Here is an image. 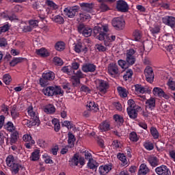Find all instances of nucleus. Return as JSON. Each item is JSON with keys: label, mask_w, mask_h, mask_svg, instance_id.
<instances>
[{"label": "nucleus", "mask_w": 175, "mask_h": 175, "mask_svg": "<svg viewBox=\"0 0 175 175\" xmlns=\"http://www.w3.org/2000/svg\"><path fill=\"white\" fill-rule=\"evenodd\" d=\"M133 39H134V40H135V42H139V40H140V39H142V33H140V31L139 30H135L133 33Z\"/></svg>", "instance_id": "obj_54"}, {"label": "nucleus", "mask_w": 175, "mask_h": 175, "mask_svg": "<svg viewBox=\"0 0 175 175\" xmlns=\"http://www.w3.org/2000/svg\"><path fill=\"white\" fill-rule=\"evenodd\" d=\"M167 85L168 87V90L171 91H175V81L172 78H170L167 81Z\"/></svg>", "instance_id": "obj_42"}, {"label": "nucleus", "mask_w": 175, "mask_h": 175, "mask_svg": "<svg viewBox=\"0 0 175 175\" xmlns=\"http://www.w3.org/2000/svg\"><path fill=\"white\" fill-rule=\"evenodd\" d=\"M150 31L153 36L157 35L161 32V27L159 26H154V27H150Z\"/></svg>", "instance_id": "obj_58"}, {"label": "nucleus", "mask_w": 175, "mask_h": 175, "mask_svg": "<svg viewBox=\"0 0 175 175\" xmlns=\"http://www.w3.org/2000/svg\"><path fill=\"white\" fill-rule=\"evenodd\" d=\"M55 49L57 51H64L65 49V42L59 41L55 44Z\"/></svg>", "instance_id": "obj_38"}, {"label": "nucleus", "mask_w": 175, "mask_h": 175, "mask_svg": "<svg viewBox=\"0 0 175 175\" xmlns=\"http://www.w3.org/2000/svg\"><path fill=\"white\" fill-rule=\"evenodd\" d=\"M116 9L118 12H121L122 13H126L129 10V5L128 3L124 0H119L116 3Z\"/></svg>", "instance_id": "obj_6"}, {"label": "nucleus", "mask_w": 175, "mask_h": 175, "mask_svg": "<svg viewBox=\"0 0 175 175\" xmlns=\"http://www.w3.org/2000/svg\"><path fill=\"white\" fill-rule=\"evenodd\" d=\"M145 105L146 109H148L149 110H154L156 105L155 99L152 97L150 98L149 99L146 100Z\"/></svg>", "instance_id": "obj_17"}, {"label": "nucleus", "mask_w": 175, "mask_h": 175, "mask_svg": "<svg viewBox=\"0 0 175 175\" xmlns=\"http://www.w3.org/2000/svg\"><path fill=\"white\" fill-rule=\"evenodd\" d=\"M72 83L74 87H79V85H80V79L79 78L72 76Z\"/></svg>", "instance_id": "obj_61"}, {"label": "nucleus", "mask_w": 175, "mask_h": 175, "mask_svg": "<svg viewBox=\"0 0 175 175\" xmlns=\"http://www.w3.org/2000/svg\"><path fill=\"white\" fill-rule=\"evenodd\" d=\"M52 124L54 125L55 132H59L61 130V124H59V120L57 118H54L52 120Z\"/></svg>", "instance_id": "obj_37"}, {"label": "nucleus", "mask_w": 175, "mask_h": 175, "mask_svg": "<svg viewBox=\"0 0 175 175\" xmlns=\"http://www.w3.org/2000/svg\"><path fill=\"white\" fill-rule=\"evenodd\" d=\"M135 91L137 94H145V92H147V88L140 84H136L135 85Z\"/></svg>", "instance_id": "obj_32"}, {"label": "nucleus", "mask_w": 175, "mask_h": 175, "mask_svg": "<svg viewBox=\"0 0 175 175\" xmlns=\"http://www.w3.org/2000/svg\"><path fill=\"white\" fill-rule=\"evenodd\" d=\"M5 128L7 129V131H9V132H13V131H16V127L12 122H8V123L5 125Z\"/></svg>", "instance_id": "obj_53"}, {"label": "nucleus", "mask_w": 175, "mask_h": 175, "mask_svg": "<svg viewBox=\"0 0 175 175\" xmlns=\"http://www.w3.org/2000/svg\"><path fill=\"white\" fill-rule=\"evenodd\" d=\"M53 64H55V65L57 66H62L64 65V61H62V59L58 57H55L53 58Z\"/></svg>", "instance_id": "obj_57"}, {"label": "nucleus", "mask_w": 175, "mask_h": 175, "mask_svg": "<svg viewBox=\"0 0 175 175\" xmlns=\"http://www.w3.org/2000/svg\"><path fill=\"white\" fill-rule=\"evenodd\" d=\"M38 17L40 18V20H42V21H43L47 17V14L46 12H44V10H40L38 12Z\"/></svg>", "instance_id": "obj_59"}, {"label": "nucleus", "mask_w": 175, "mask_h": 175, "mask_svg": "<svg viewBox=\"0 0 175 175\" xmlns=\"http://www.w3.org/2000/svg\"><path fill=\"white\" fill-rule=\"evenodd\" d=\"M118 64L119 65V66H120V68H122V69H128V68H129V66L126 62V60L125 61L122 59H119L118 61Z\"/></svg>", "instance_id": "obj_52"}, {"label": "nucleus", "mask_w": 175, "mask_h": 175, "mask_svg": "<svg viewBox=\"0 0 175 175\" xmlns=\"http://www.w3.org/2000/svg\"><path fill=\"white\" fill-rule=\"evenodd\" d=\"M129 139L131 142H133L134 143L139 142V137H137V134L135 131H133L129 134Z\"/></svg>", "instance_id": "obj_49"}, {"label": "nucleus", "mask_w": 175, "mask_h": 175, "mask_svg": "<svg viewBox=\"0 0 175 175\" xmlns=\"http://www.w3.org/2000/svg\"><path fill=\"white\" fill-rule=\"evenodd\" d=\"M144 75L146 77V80L148 83H154V79L155 77V75L154 74V70L150 66H146L144 70Z\"/></svg>", "instance_id": "obj_5"}, {"label": "nucleus", "mask_w": 175, "mask_h": 175, "mask_svg": "<svg viewBox=\"0 0 175 175\" xmlns=\"http://www.w3.org/2000/svg\"><path fill=\"white\" fill-rule=\"evenodd\" d=\"M10 167V170L13 175L18 174L20 172V169H24L22 165L18 163H16L13 165H11Z\"/></svg>", "instance_id": "obj_13"}, {"label": "nucleus", "mask_w": 175, "mask_h": 175, "mask_svg": "<svg viewBox=\"0 0 175 175\" xmlns=\"http://www.w3.org/2000/svg\"><path fill=\"white\" fill-rule=\"evenodd\" d=\"M117 158H118L119 161L122 162V166H126L129 165V161L126 159V156H125L124 153H118L117 154Z\"/></svg>", "instance_id": "obj_23"}, {"label": "nucleus", "mask_w": 175, "mask_h": 175, "mask_svg": "<svg viewBox=\"0 0 175 175\" xmlns=\"http://www.w3.org/2000/svg\"><path fill=\"white\" fill-rule=\"evenodd\" d=\"M78 32L82 33L85 38H89V36L92 35V29L90 27H85L84 25L81 24L78 26Z\"/></svg>", "instance_id": "obj_7"}, {"label": "nucleus", "mask_w": 175, "mask_h": 175, "mask_svg": "<svg viewBox=\"0 0 175 175\" xmlns=\"http://www.w3.org/2000/svg\"><path fill=\"white\" fill-rule=\"evenodd\" d=\"M11 116L12 120H17V118L20 117V113L17 110V107L16 105H13L11 109Z\"/></svg>", "instance_id": "obj_28"}, {"label": "nucleus", "mask_w": 175, "mask_h": 175, "mask_svg": "<svg viewBox=\"0 0 175 175\" xmlns=\"http://www.w3.org/2000/svg\"><path fill=\"white\" fill-rule=\"evenodd\" d=\"M163 92V90L160 88H154L152 90V93L154 96H159V98H161L162 96Z\"/></svg>", "instance_id": "obj_40"}, {"label": "nucleus", "mask_w": 175, "mask_h": 175, "mask_svg": "<svg viewBox=\"0 0 175 175\" xmlns=\"http://www.w3.org/2000/svg\"><path fill=\"white\" fill-rule=\"evenodd\" d=\"M45 3L48 6V8H50L53 10H57V9H58V5L51 0H46Z\"/></svg>", "instance_id": "obj_43"}, {"label": "nucleus", "mask_w": 175, "mask_h": 175, "mask_svg": "<svg viewBox=\"0 0 175 175\" xmlns=\"http://www.w3.org/2000/svg\"><path fill=\"white\" fill-rule=\"evenodd\" d=\"M62 125V126H66L68 129H72V128H73V124L72 122H69L68 120L64 121Z\"/></svg>", "instance_id": "obj_62"}, {"label": "nucleus", "mask_w": 175, "mask_h": 175, "mask_svg": "<svg viewBox=\"0 0 175 175\" xmlns=\"http://www.w3.org/2000/svg\"><path fill=\"white\" fill-rule=\"evenodd\" d=\"M75 53H87L88 51V48L85 45H83L81 42L77 44L75 46Z\"/></svg>", "instance_id": "obj_14"}, {"label": "nucleus", "mask_w": 175, "mask_h": 175, "mask_svg": "<svg viewBox=\"0 0 175 175\" xmlns=\"http://www.w3.org/2000/svg\"><path fill=\"white\" fill-rule=\"evenodd\" d=\"M81 70L84 73H94L96 70V66L91 63H85L83 64Z\"/></svg>", "instance_id": "obj_11"}, {"label": "nucleus", "mask_w": 175, "mask_h": 175, "mask_svg": "<svg viewBox=\"0 0 175 175\" xmlns=\"http://www.w3.org/2000/svg\"><path fill=\"white\" fill-rule=\"evenodd\" d=\"M42 77L48 81H51L55 79V74L53 71H44L42 74Z\"/></svg>", "instance_id": "obj_16"}, {"label": "nucleus", "mask_w": 175, "mask_h": 175, "mask_svg": "<svg viewBox=\"0 0 175 175\" xmlns=\"http://www.w3.org/2000/svg\"><path fill=\"white\" fill-rule=\"evenodd\" d=\"M81 8L85 11L90 12L94 8V4L92 3H80Z\"/></svg>", "instance_id": "obj_24"}, {"label": "nucleus", "mask_w": 175, "mask_h": 175, "mask_svg": "<svg viewBox=\"0 0 175 175\" xmlns=\"http://www.w3.org/2000/svg\"><path fill=\"white\" fill-rule=\"evenodd\" d=\"M117 90L120 98H126V96H128V93L126 92V88L121 86H118L117 88Z\"/></svg>", "instance_id": "obj_36"}, {"label": "nucleus", "mask_w": 175, "mask_h": 175, "mask_svg": "<svg viewBox=\"0 0 175 175\" xmlns=\"http://www.w3.org/2000/svg\"><path fill=\"white\" fill-rule=\"evenodd\" d=\"M6 165L8 167L14 165L15 163H17L16 159L13 154H9L5 159Z\"/></svg>", "instance_id": "obj_21"}, {"label": "nucleus", "mask_w": 175, "mask_h": 175, "mask_svg": "<svg viewBox=\"0 0 175 175\" xmlns=\"http://www.w3.org/2000/svg\"><path fill=\"white\" fill-rule=\"evenodd\" d=\"M112 26L117 31H122L125 28V21L121 17H115L111 21Z\"/></svg>", "instance_id": "obj_2"}, {"label": "nucleus", "mask_w": 175, "mask_h": 175, "mask_svg": "<svg viewBox=\"0 0 175 175\" xmlns=\"http://www.w3.org/2000/svg\"><path fill=\"white\" fill-rule=\"evenodd\" d=\"M52 21L54 23H56L57 24H64L65 23V19H64V17L61 15H56L54 16L53 14L52 16H50Z\"/></svg>", "instance_id": "obj_19"}, {"label": "nucleus", "mask_w": 175, "mask_h": 175, "mask_svg": "<svg viewBox=\"0 0 175 175\" xmlns=\"http://www.w3.org/2000/svg\"><path fill=\"white\" fill-rule=\"evenodd\" d=\"M106 33L101 31L98 36H96V39H98V40H100L101 42L105 40L106 42Z\"/></svg>", "instance_id": "obj_60"}, {"label": "nucleus", "mask_w": 175, "mask_h": 175, "mask_svg": "<svg viewBox=\"0 0 175 175\" xmlns=\"http://www.w3.org/2000/svg\"><path fill=\"white\" fill-rule=\"evenodd\" d=\"M95 49L101 53L106 51V47L102 44H96L95 45Z\"/></svg>", "instance_id": "obj_63"}, {"label": "nucleus", "mask_w": 175, "mask_h": 175, "mask_svg": "<svg viewBox=\"0 0 175 175\" xmlns=\"http://www.w3.org/2000/svg\"><path fill=\"white\" fill-rule=\"evenodd\" d=\"M75 75H74V77H76L77 79H84V74L81 70H79L75 73L74 72Z\"/></svg>", "instance_id": "obj_64"}, {"label": "nucleus", "mask_w": 175, "mask_h": 175, "mask_svg": "<svg viewBox=\"0 0 175 175\" xmlns=\"http://www.w3.org/2000/svg\"><path fill=\"white\" fill-rule=\"evenodd\" d=\"M18 139V132L14 131L11 134V137L10 138V143L11 146L13 144H16L17 143V140Z\"/></svg>", "instance_id": "obj_29"}, {"label": "nucleus", "mask_w": 175, "mask_h": 175, "mask_svg": "<svg viewBox=\"0 0 175 175\" xmlns=\"http://www.w3.org/2000/svg\"><path fill=\"white\" fill-rule=\"evenodd\" d=\"M28 113L31 120H34V121H40V120H39V117L36 115V113H35L32 109L28 110Z\"/></svg>", "instance_id": "obj_55"}, {"label": "nucleus", "mask_w": 175, "mask_h": 175, "mask_svg": "<svg viewBox=\"0 0 175 175\" xmlns=\"http://www.w3.org/2000/svg\"><path fill=\"white\" fill-rule=\"evenodd\" d=\"M148 173H150V168L147 167V165L144 163L141 164L138 170V175H146Z\"/></svg>", "instance_id": "obj_18"}, {"label": "nucleus", "mask_w": 175, "mask_h": 175, "mask_svg": "<svg viewBox=\"0 0 175 175\" xmlns=\"http://www.w3.org/2000/svg\"><path fill=\"white\" fill-rule=\"evenodd\" d=\"M150 133L154 139H159V132L157 128L152 126L150 129Z\"/></svg>", "instance_id": "obj_45"}, {"label": "nucleus", "mask_w": 175, "mask_h": 175, "mask_svg": "<svg viewBox=\"0 0 175 175\" xmlns=\"http://www.w3.org/2000/svg\"><path fill=\"white\" fill-rule=\"evenodd\" d=\"M144 147L146 150H148V151H151L154 150V144L151 142H144Z\"/></svg>", "instance_id": "obj_51"}, {"label": "nucleus", "mask_w": 175, "mask_h": 175, "mask_svg": "<svg viewBox=\"0 0 175 175\" xmlns=\"http://www.w3.org/2000/svg\"><path fill=\"white\" fill-rule=\"evenodd\" d=\"M79 10H80V7L75 5L64 8V12L66 16H68L69 18H73L75 16H76L77 13H79Z\"/></svg>", "instance_id": "obj_3"}, {"label": "nucleus", "mask_w": 175, "mask_h": 175, "mask_svg": "<svg viewBox=\"0 0 175 175\" xmlns=\"http://www.w3.org/2000/svg\"><path fill=\"white\" fill-rule=\"evenodd\" d=\"M98 8L102 13H105V12H109V10H110V7H109V5L105 3H100Z\"/></svg>", "instance_id": "obj_44"}, {"label": "nucleus", "mask_w": 175, "mask_h": 175, "mask_svg": "<svg viewBox=\"0 0 175 175\" xmlns=\"http://www.w3.org/2000/svg\"><path fill=\"white\" fill-rule=\"evenodd\" d=\"M137 108H127V113L129 114V116L130 118H132L133 120H135V118H137V110H136Z\"/></svg>", "instance_id": "obj_25"}, {"label": "nucleus", "mask_w": 175, "mask_h": 175, "mask_svg": "<svg viewBox=\"0 0 175 175\" xmlns=\"http://www.w3.org/2000/svg\"><path fill=\"white\" fill-rule=\"evenodd\" d=\"M110 170H111V165H100L98 168V172L101 175H106Z\"/></svg>", "instance_id": "obj_20"}, {"label": "nucleus", "mask_w": 175, "mask_h": 175, "mask_svg": "<svg viewBox=\"0 0 175 175\" xmlns=\"http://www.w3.org/2000/svg\"><path fill=\"white\" fill-rule=\"evenodd\" d=\"M113 120L119 126H121L124 124V118L121 115H113Z\"/></svg>", "instance_id": "obj_35"}, {"label": "nucleus", "mask_w": 175, "mask_h": 175, "mask_svg": "<svg viewBox=\"0 0 175 175\" xmlns=\"http://www.w3.org/2000/svg\"><path fill=\"white\" fill-rule=\"evenodd\" d=\"M132 76H133V71L131 69H127L123 75V79L124 81H131L132 80Z\"/></svg>", "instance_id": "obj_26"}, {"label": "nucleus", "mask_w": 175, "mask_h": 175, "mask_svg": "<svg viewBox=\"0 0 175 175\" xmlns=\"http://www.w3.org/2000/svg\"><path fill=\"white\" fill-rule=\"evenodd\" d=\"M62 72H63V73H67V75H72V73H75V70H72V66H70L63 67L62 68Z\"/></svg>", "instance_id": "obj_50"}, {"label": "nucleus", "mask_w": 175, "mask_h": 175, "mask_svg": "<svg viewBox=\"0 0 175 175\" xmlns=\"http://www.w3.org/2000/svg\"><path fill=\"white\" fill-rule=\"evenodd\" d=\"M69 162L72 163V166H78L79 163L81 166H84L85 165V159L84 157H80L79 154L77 153L73 155Z\"/></svg>", "instance_id": "obj_4"}, {"label": "nucleus", "mask_w": 175, "mask_h": 175, "mask_svg": "<svg viewBox=\"0 0 175 175\" xmlns=\"http://www.w3.org/2000/svg\"><path fill=\"white\" fill-rule=\"evenodd\" d=\"M162 23L171 28H175V17L166 16L162 18Z\"/></svg>", "instance_id": "obj_10"}, {"label": "nucleus", "mask_w": 175, "mask_h": 175, "mask_svg": "<svg viewBox=\"0 0 175 175\" xmlns=\"http://www.w3.org/2000/svg\"><path fill=\"white\" fill-rule=\"evenodd\" d=\"M108 73L114 79H116V77H118V76H120L118 66H117V64H110L108 66Z\"/></svg>", "instance_id": "obj_9"}, {"label": "nucleus", "mask_w": 175, "mask_h": 175, "mask_svg": "<svg viewBox=\"0 0 175 175\" xmlns=\"http://www.w3.org/2000/svg\"><path fill=\"white\" fill-rule=\"evenodd\" d=\"M68 146L70 148H73L75 147V142H76V137L72 133H68Z\"/></svg>", "instance_id": "obj_22"}, {"label": "nucleus", "mask_w": 175, "mask_h": 175, "mask_svg": "<svg viewBox=\"0 0 175 175\" xmlns=\"http://www.w3.org/2000/svg\"><path fill=\"white\" fill-rule=\"evenodd\" d=\"M3 81L6 85H9L12 83V76L10 74H5L3 76Z\"/></svg>", "instance_id": "obj_46"}, {"label": "nucleus", "mask_w": 175, "mask_h": 175, "mask_svg": "<svg viewBox=\"0 0 175 175\" xmlns=\"http://www.w3.org/2000/svg\"><path fill=\"white\" fill-rule=\"evenodd\" d=\"M109 87V82L102 79L98 81V86L97 88L100 92L106 94Z\"/></svg>", "instance_id": "obj_12"}, {"label": "nucleus", "mask_w": 175, "mask_h": 175, "mask_svg": "<svg viewBox=\"0 0 175 175\" xmlns=\"http://www.w3.org/2000/svg\"><path fill=\"white\" fill-rule=\"evenodd\" d=\"M44 111L46 114H54L55 113V107L53 105L49 104L44 109Z\"/></svg>", "instance_id": "obj_30"}, {"label": "nucleus", "mask_w": 175, "mask_h": 175, "mask_svg": "<svg viewBox=\"0 0 175 175\" xmlns=\"http://www.w3.org/2000/svg\"><path fill=\"white\" fill-rule=\"evenodd\" d=\"M155 173L158 175H172V172L167 166L162 165L155 168Z\"/></svg>", "instance_id": "obj_8"}, {"label": "nucleus", "mask_w": 175, "mask_h": 175, "mask_svg": "<svg viewBox=\"0 0 175 175\" xmlns=\"http://www.w3.org/2000/svg\"><path fill=\"white\" fill-rule=\"evenodd\" d=\"M42 92L46 96H64V90L60 86H49L43 89Z\"/></svg>", "instance_id": "obj_1"}, {"label": "nucleus", "mask_w": 175, "mask_h": 175, "mask_svg": "<svg viewBox=\"0 0 175 175\" xmlns=\"http://www.w3.org/2000/svg\"><path fill=\"white\" fill-rule=\"evenodd\" d=\"M98 166H99V165L94 160H90L88 162V167L92 170H96V169H98Z\"/></svg>", "instance_id": "obj_39"}, {"label": "nucleus", "mask_w": 175, "mask_h": 175, "mask_svg": "<svg viewBox=\"0 0 175 175\" xmlns=\"http://www.w3.org/2000/svg\"><path fill=\"white\" fill-rule=\"evenodd\" d=\"M86 106L88 107V110H92L93 111H98V110H99L98 105L96 104L94 101L88 102Z\"/></svg>", "instance_id": "obj_31"}, {"label": "nucleus", "mask_w": 175, "mask_h": 175, "mask_svg": "<svg viewBox=\"0 0 175 175\" xmlns=\"http://www.w3.org/2000/svg\"><path fill=\"white\" fill-rule=\"evenodd\" d=\"M39 126L40 125V120H35L33 119L29 120V124H27L28 128H32V126Z\"/></svg>", "instance_id": "obj_48"}, {"label": "nucleus", "mask_w": 175, "mask_h": 175, "mask_svg": "<svg viewBox=\"0 0 175 175\" xmlns=\"http://www.w3.org/2000/svg\"><path fill=\"white\" fill-rule=\"evenodd\" d=\"M36 53L37 55H40V57H49L50 53L45 48H41L40 49H36Z\"/></svg>", "instance_id": "obj_27"}, {"label": "nucleus", "mask_w": 175, "mask_h": 175, "mask_svg": "<svg viewBox=\"0 0 175 175\" xmlns=\"http://www.w3.org/2000/svg\"><path fill=\"white\" fill-rule=\"evenodd\" d=\"M79 18L81 21H87V20H90V18H91V16L87 13H81L79 14Z\"/></svg>", "instance_id": "obj_56"}, {"label": "nucleus", "mask_w": 175, "mask_h": 175, "mask_svg": "<svg viewBox=\"0 0 175 175\" xmlns=\"http://www.w3.org/2000/svg\"><path fill=\"white\" fill-rule=\"evenodd\" d=\"M40 150H34L30 157L31 161H33V162L36 161H39V159L40 158Z\"/></svg>", "instance_id": "obj_34"}, {"label": "nucleus", "mask_w": 175, "mask_h": 175, "mask_svg": "<svg viewBox=\"0 0 175 175\" xmlns=\"http://www.w3.org/2000/svg\"><path fill=\"white\" fill-rule=\"evenodd\" d=\"M10 27L11 25L10 24H9V23H7L3 26L0 27V35H1V33H3L5 32H8V31L10 29Z\"/></svg>", "instance_id": "obj_47"}, {"label": "nucleus", "mask_w": 175, "mask_h": 175, "mask_svg": "<svg viewBox=\"0 0 175 175\" xmlns=\"http://www.w3.org/2000/svg\"><path fill=\"white\" fill-rule=\"evenodd\" d=\"M147 161L152 167H157L159 165V159L155 156H150Z\"/></svg>", "instance_id": "obj_15"}, {"label": "nucleus", "mask_w": 175, "mask_h": 175, "mask_svg": "<svg viewBox=\"0 0 175 175\" xmlns=\"http://www.w3.org/2000/svg\"><path fill=\"white\" fill-rule=\"evenodd\" d=\"M126 62L129 66H132L136 62V57L135 56H126Z\"/></svg>", "instance_id": "obj_41"}, {"label": "nucleus", "mask_w": 175, "mask_h": 175, "mask_svg": "<svg viewBox=\"0 0 175 175\" xmlns=\"http://www.w3.org/2000/svg\"><path fill=\"white\" fill-rule=\"evenodd\" d=\"M99 128L103 132L110 131V124L107 121H104L100 124Z\"/></svg>", "instance_id": "obj_33"}]
</instances>
